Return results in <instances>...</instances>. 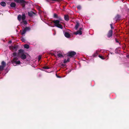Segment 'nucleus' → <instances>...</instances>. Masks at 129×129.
Segmentation results:
<instances>
[{"mask_svg": "<svg viewBox=\"0 0 129 129\" xmlns=\"http://www.w3.org/2000/svg\"><path fill=\"white\" fill-rule=\"evenodd\" d=\"M57 53V56L58 57L61 58L63 57L62 52L60 51H58Z\"/></svg>", "mask_w": 129, "mask_h": 129, "instance_id": "nucleus-7", "label": "nucleus"}, {"mask_svg": "<svg viewBox=\"0 0 129 129\" xmlns=\"http://www.w3.org/2000/svg\"><path fill=\"white\" fill-rule=\"evenodd\" d=\"M2 66H4V67H5L6 66V63L4 61H3L2 62Z\"/></svg>", "mask_w": 129, "mask_h": 129, "instance_id": "nucleus-23", "label": "nucleus"}, {"mask_svg": "<svg viewBox=\"0 0 129 129\" xmlns=\"http://www.w3.org/2000/svg\"><path fill=\"white\" fill-rule=\"evenodd\" d=\"M4 67V66H0V71H2L3 70Z\"/></svg>", "mask_w": 129, "mask_h": 129, "instance_id": "nucleus-24", "label": "nucleus"}, {"mask_svg": "<svg viewBox=\"0 0 129 129\" xmlns=\"http://www.w3.org/2000/svg\"><path fill=\"white\" fill-rule=\"evenodd\" d=\"M35 14V13L32 11L28 12V15L30 17H32L33 14Z\"/></svg>", "mask_w": 129, "mask_h": 129, "instance_id": "nucleus-10", "label": "nucleus"}, {"mask_svg": "<svg viewBox=\"0 0 129 129\" xmlns=\"http://www.w3.org/2000/svg\"><path fill=\"white\" fill-rule=\"evenodd\" d=\"M12 55L14 58L12 62L14 66L20 64V61L18 60L19 57H20L23 60L25 59L26 58V55L24 54V50L22 49L18 50V53L16 52H13L12 54Z\"/></svg>", "mask_w": 129, "mask_h": 129, "instance_id": "nucleus-1", "label": "nucleus"}, {"mask_svg": "<svg viewBox=\"0 0 129 129\" xmlns=\"http://www.w3.org/2000/svg\"><path fill=\"white\" fill-rule=\"evenodd\" d=\"M0 4L3 7L5 6L6 5V3L4 2H2Z\"/></svg>", "mask_w": 129, "mask_h": 129, "instance_id": "nucleus-17", "label": "nucleus"}, {"mask_svg": "<svg viewBox=\"0 0 129 129\" xmlns=\"http://www.w3.org/2000/svg\"><path fill=\"white\" fill-rule=\"evenodd\" d=\"M64 19L66 20L67 21H68L69 20V18L68 16V15H64Z\"/></svg>", "mask_w": 129, "mask_h": 129, "instance_id": "nucleus-13", "label": "nucleus"}, {"mask_svg": "<svg viewBox=\"0 0 129 129\" xmlns=\"http://www.w3.org/2000/svg\"><path fill=\"white\" fill-rule=\"evenodd\" d=\"M76 54V53L74 51H70L69 52L67 55V56L73 57Z\"/></svg>", "mask_w": 129, "mask_h": 129, "instance_id": "nucleus-3", "label": "nucleus"}, {"mask_svg": "<svg viewBox=\"0 0 129 129\" xmlns=\"http://www.w3.org/2000/svg\"><path fill=\"white\" fill-rule=\"evenodd\" d=\"M110 26H111V28L112 29H114L113 27L112 26V24H110Z\"/></svg>", "mask_w": 129, "mask_h": 129, "instance_id": "nucleus-35", "label": "nucleus"}, {"mask_svg": "<svg viewBox=\"0 0 129 129\" xmlns=\"http://www.w3.org/2000/svg\"><path fill=\"white\" fill-rule=\"evenodd\" d=\"M25 3V2L23 0H20V2L19 3L24 4Z\"/></svg>", "mask_w": 129, "mask_h": 129, "instance_id": "nucleus-22", "label": "nucleus"}, {"mask_svg": "<svg viewBox=\"0 0 129 129\" xmlns=\"http://www.w3.org/2000/svg\"><path fill=\"white\" fill-rule=\"evenodd\" d=\"M120 16L118 15H117L115 18V19L116 20L120 19Z\"/></svg>", "mask_w": 129, "mask_h": 129, "instance_id": "nucleus-15", "label": "nucleus"}, {"mask_svg": "<svg viewBox=\"0 0 129 129\" xmlns=\"http://www.w3.org/2000/svg\"><path fill=\"white\" fill-rule=\"evenodd\" d=\"M17 19L19 21H20L22 19V16L20 15H18L17 17Z\"/></svg>", "mask_w": 129, "mask_h": 129, "instance_id": "nucleus-16", "label": "nucleus"}, {"mask_svg": "<svg viewBox=\"0 0 129 129\" xmlns=\"http://www.w3.org/2000/svg\"><path fill=\"white\" fill-rule=\"evenodd\" d=\"M113 35V31L112 29L110 30L107 34V37L110 38Z\"/></svg>", "mask_w": 129, "mask_h": 129, "instance_id": "nucleus-5", "label": "nucleus"}, {"mask_svg": "<svg viewBox=\"0 0 129 129\" xmlns=\"http://www.w3.org/2000/svg\"><path fill=\"white\" fill-rule=\"evenodd\" d=\"M47 1L49 2H50L51 1H58V0H47Z\"/></svg>", "mask_w": 129, "mask_h": 129, "instance_id": "nucleus-29", "label": "nucleus"}, {"mask_svg": "<svg viewBox=\"0 0 129 129\" xmlns=\"http://www.w3.org/2000/svg\"><path fill=\"white\" fill-rule=\"evenodd\" d=\"M21 40L23 42H24L25 41V39L23 38H21Z\"/></svg>", "mask_w": 129, "mask_h": 129, "instance_id": "nucleus-28", "label": "nucleus"}, {"mask_svg": "<svg viewBox=\"0 0 129 129\" xmlns=\"http://www.w3.org/2000/svg\"><path fill=\"white\" fill-rule=\"evenodd\" d=\"M18 48V47L17 46H15L13 47V46L12 49L13 50H14L15 51H16L17 50Z\"/></svg>", "mask_w": 129, "mask_h": 129, "instance_id": "nucleus-14", "label": "nucleus"}, {"mask_svg": "<svg viewBox=\"0 0 129 129\" xmlns=\"http://www.w3.org/2000/svg\"><path fill=\"white\" fill-rule=\"evenodd\" d=\"M27 24V22L26 20H22V21L20 22V24L21 26H23L24 25H26Z\"/></svg>", "mask_w": 129, "mask_h": 129, "instance_id": "nucleus-6", "label": "nucleus"}, {"mask_svg": "<svg viewBox=\"0 0 129 129\" xmlns=\"http://www.w3.org/2000/svg\"><path fill=\"white\" fill-rule=\"evenodd\" d=\"M15 1L17 3H19L20 0H15Z\"/></svg>", "mask_w": 129, "mask_h": 129, "instance_id": "nucleus-32", "label": "nucleus"}, {"mask_svg": "<svg viewBox=\"0 0 129 129\" xmlns=\"http://www.w3.org/2000/svg\"><path fill=\"white\" fill-rule=\"evenodd\" d=\"M57 77H58V78H60V77H59V76H57Z\"/></svg>", "mask_w": 129, "mask_h": 129, "instance_id": "nucleus-38", "label": "nucleus"}, {"mask_svg": "<svg viewBox=\"0 0 129 129\" xmlns=\"http://www.w3.org/2000/svg\"><path fill=\"white\" fill-rule=\"evenodd\" d=\"M126 56L128 58H129V55L128 56Z\"/></svg>", "mask_w": 129, "mask_h": 129, "instance_id": "nucleus-37", "label": "nucleus"}, {"mask_svg": "<svg viewBox=\"0 0 129 129\" xmlns=\"http://www.w3.org/2000/svg\"><path fill=\"white\" fill-rule=\"evenodd\" d=\"M98 51H96L95 53L93 55V56L94 57L96 56L98 54Z\"/></svg>", "mask_w": 129, "mask_h": 129, "instance_id": "nucleus-21", "label": "nucleus"}, {"mask_svg": "<svg viewBox=\"0 0 129 129\" xmlns=\"http://www.w3.org/2000/svg\"><path fill=\"white\" fill-rule=\"evenodd\" d=\"M26 30L25 28L23 29L22 33L21 34L22 35H24L26 33Z\"/></svg>", "mask_w": 129, "mask_h": 129, "instance_id": "nucleus-19", "label": "nucleus"}, {"mask_svg": "<svg viewBox=\"0 0 129 129\" xmlns=\"http://www.w3.org/2000/svg\"><path fill=\"white\" fill-rule=\"evenodd\" d=\"M61 65H62L63 66H64V64H63L62 63V64H61Z\"/></svg>", "mask_w": 129, "mask_h": 129, "instance_id": "nucleus-36", "label": "nucleus"}, {"mask_svg": "<svg viewBox=\"0 0 129 129\" xmlns=\"http://www.w3.org/2000/svg\"><path fill=\"white\" fill-rule=\"evenodd\" d=\"M78 9L80 10L81 9V7L80 5L78 6L77 7Z\"/></svg>", "mask_w": 129, "mask_h": 129, "instance_id": "nucleus-27", "label": "nucleus"}, {"mask_svg": "<svg viewBox=\"0 0 129 129\" xmlns=\"http://www.w3.org/2000/svg\"><path fill=\"white\" fill-rule=\"evenodd\" d=\"M57 18L58 19V20H54L53 21V23H54V25L58 28L62 29L63 28V26L61 24V22L62 21V19L60 17H58Z\"/></svg>", "mask_w": 129, "mask_h": 129, "instance_id": "nucleus-2", "label": "nucleus"}, {"mask_svg": "<svg viewBox=\"0 0 129 129\" xmlns=\"http://www.w3.org/2000/svg\"><path fill=\"white\" fill-rule=\"evenodd\" d=\"M43 68L45 69H48L49 68L48 67H43Z\"/></svg>", "mask_w": 129, "mask_h": 129, "instance_id": "nucleus-30", "label": "nucleus"}, {"mask_svg": "<svg viewBox=\"0 0 129 129\" xmlns=\"http://www.w3.org/2000/svg\"><path fill=\"white\" fill-rule=\"evenodd\" d=\"M99 56L100 58L102 59H104V58L102 56L99 55Z\"/></svg>", "mask_w": 129, "mask_h": 129, "instance_id": "nucleus-31", "label": "nucleus"}, {"mask_svg": "<svg viewBox=\"0 0 129 129\" xmlns=\"http://www.w3.org/2000/svg\"><path fill=\"white\" fill-rule=\"evenodd\" d=\"M9 42H11V41H10Z\"/></svg>", "mask_w": 129, "mask_h": 129, "instance_id": "nucleus-39", "label": "nucleus"}, {"mask_svg": "<svg viewBox=\"0 0 129 129\" xmlns=\"http://www.w3.org/2000/svg\"><path fill=\"white\" fill-rule=\"evenodd\" d=\"M70 58L69 57L67 58V59H65L63 61V63H66L69 61Z\"/></svg>", "mask_w": 129, "mask_h": 129, "instance_id": "nucleus-9", "label": "nucleus"}, {"mask_svg": "<svg viewBox=\"0 0 129 129\" xmlns=\"http://www.w3.org/2000/svg\"><path fill=\"white\" fill-rule=\"evenodd\" d=\"M10 6L12 8H15L16 7V4L14 2H12L10 4Z\"/></svg>", "mask_w": 129, "mask_h": 129, "instance_id": "nucleus-11", "label": "nucleus"}, {"mask_svg": "<svg viewBox=\"0 0 129 129\" xmlns=\"http://www.w3.org/2000/svg\"><path fill=\"white\" fill-rule=\"evenodd\" d=\"M54 17L56 18H58L57 15L55 14H54Z\"/></svg>", "mask_w": 129, "mask_h": 129, "instance_id": "nucleus-26", "label": "nucleus"}, {"mask_svg": "<svg viewBox=\"0 0 129 129\" xmlns=\"http://www.w3.org/2000/svg\"><path fill=\"white\" fill-rule=\"evenodd\" d=\"M26 18L25 14L23 13L22 14V20H24Z\"/></svg>", "mask_w": 129, "mask_h": 129, "instance_id": "nucleus-12", "label": "nucleus"}, {"mask_svg": "<svg viewBox=\"0 0 129 129\" xmlns=\"http://www.w3.org/2000/svg\"><path fill=\"white\" fill-rule=\"evenodd\" d=\"M115 41L116 43H119L120 44V43L119 42V41L117 40L116 39H115Z\"/></svg>", "mask_w": 129, "mask_h": 129, "instance_id": "nucleus-34", "label": "nucleus"}, {"mask_svg": "<svg viewBox=\"0 0 129 129\" xmlns=\"http://www.w3.org/2000/svg\"><path fill=\"white\" fill-rule=\"evenodd\" d=\"M41 58V57L40 56H39L38 57V60H40Z\"/></svg>", "mask_w": 129, "mask_h": 129, "instance_id": "nucleus-33", "label": "nucleus"}, {"mask_svg": "<svg viewBox=\"0 0 129 129\" xmlns=\"http://www.w3.org/2000/svg\"><path fill=\"white\" fill-rule=\"evenodd\" d=\"M82 29V28H80L78 31L74 33V34L76 35H77L78 34L80 35H81L82 34V33L81 31V30Z\"/></svg>", "mask_w": 129, "mask_h": 129, "instance_id": "nucleus-4", "label": "nucleus"}, {"mask_svg": "<svg viewBox=\"0 0 129 129\" xmlns=\"http://www.w3.org/2000/svg\"><path fill=\"white\" fill-rule=\"evenodd\" d=\"M24 47L25 48L28 49L29 48V45L26 44L24 46Z\"/></svg>", "mask_w": 129, "mask_h": 129, "instance_id": "nucleus-20", "label": "nucleus"}, {"mask_svg": "<svg viewBox=\"0 0 129 129\" xmlns=\"http://www.w3.org/2000/svg\"><path fill=\"white\" fill-rule=\"evenodd\" d=\"M55 35V33H54V35Z\"/></svg>", "mask_w": 129, "mask_h": 129, "instance_id": "nucleus-40", "label": "nucleus"}, {"mask_svg": "<svg viewBox=\"0 0 129 129\" xmlns=\"http://www.w3.org/2000/svg\"><path fill=\"white\" fill-rule=\"evenodd\" d=\"M79 25V23H78V22L76 24L75 27V28L76 30H77V29Z\"/></svg>", "mask_w": 129, "mask_h": 129, "instance_id": "nucleus-18", "label": "nucleus"}, {"mask_svg": "<svg viewBox=\"0 0 129 129\" xmlns=\"http://www.w3.org/2000/svg\"><path fill=\"white\" fill-rule=\"evenodd\" d=\"M64 35L65 37L67 38H69L70 37V35L68 32H65L64 33Z\"/></svg>", "mask_w": 129, "mask_h": 129, "instance_id": "nucleus-8", "label": "nucleus"}, {"mask_svg": "<svg viewBox=\"0 0 129 129\" xmlns=\"http://www.w3.org/2000/svg\"><path fill=\"white\" fill-rule=\"evenodd\" d=\"M25 28L26 29V30H30V28L29 27H26Z\"/></svg>", "mask_w": 129, "mask_h": 129, "instance_id": "nucleus-25", "label": "nucleus"}]
</instances>
